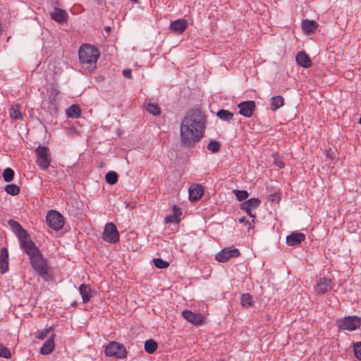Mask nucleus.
Listing matches in <instances>:
<instances>
[{
  "mask_svg": "<svg viewBox=\"0 0 361 361\" xmlns=\"http://www.w3.org/2000/svg\"><path fill=\"white\" fill-rule=\"evenodd\" d=\"M24 244L25 246L22 247V249L29 256L30 264L33 269L44 281H49L51 279V274L49 273L47 260L44 258L40 250L33 241Z\"/></svg>",
  "mask_w": 361,
  "mask_h": 361,
  "instance_id": "2",
  "label": "nucleus"
},
{
  "mask_svg": "<svg viewBox=\"0 0 361 361\" xmlns=\"http://www.w3.org/2000/svg\"><path fill=\"white\" fill-rule=\"evenodd\" d=\"M274 164L279 167L280 169H283L285 167V163L279 157L278 154H274Z\"/></svg>",
  "mask_w": 361,
  "mask_h": 361,
  "instance_id": "39",
  "label": "nucleus"
},
{
  "mask_svg": "<svg viewBox=\"0 0 361 361\" xmlns=\"http://www.w3.org/2000/svg\"><path fill=\"white\" fill-rule=\"evenodd\" d=\"M220 147L221 145L219 142L216 140H211L207 145V149L212 153H216L219 151Z\"/></svg>",
  "mask_w": 361,
  "mask_h": 361,
  "instance_id": "35",
  "label": "nucleus"
},
{
  "mask_svg": "<svg viewBox=\"0 0 361 361\" xmlns=\"http://www.w3.org/2000/svg\"><path fill=\"white\" fill-rule=\"evenodd\" d=\"M334 155H335V153L331 149H329V150L326 151V156L328 158L333 159Z\"/></svg>",
  "mask_w": 361,
  "mask_h": 361,
  "instance_id": "45",
  "label": "nucleus"
},
{
  "mask_svg": "<svg viewBox=\"0 0 361 361\" xmlns=\"http://www.w3.org/2000/svg\"><path fill=\"white\" fill-rule=\"evenodd\" d=\"M46 221L49 226L55 231H59L64 226V218L57 211L51 210L46 216Z\"/></svg>",
  "mask_w": 361,
  "mask_h": 361,
  "instance_id": "8",
  "label": "nucleus"
},
{
  "mask_svg": "<svg viewBox=\"0 0 361 361\" xmlns=\"http://www.w3.org/2000/svg\"><path fill=\"white\" fill-rule=\"evenodd\" d=\"M260 200L258 198H250L240 204V209L245 211L247 214L252 218V221L254 222L255 218L252 210L257 208L260 204Z\"/></svg>",
  "mask_w": 361,
  "mask_h": 361,
  "instance_id": "11",
  "label": "nucleus"
},
{
  "mask_svg": "<svg viewBox=\"0 0 361 361\" xmlns=\"http://www.w3.org/2000/svg\"><path fill=\"white\" fill-rule=\"evenodd\" d=\"M105 355L108 357H116L124 358L126 357L127 351L123 345L113 341L109 343L105 348Z\"/></svg>",
  "mask_w": 361,
  "mask_h": 361,
  "instance_id": "9",
  "label": "nucleus"
},
{
  "mask_svg": "<svg viewBox=\"0 0 361 361\" xmlns=\"http://www.w3.org/2000/svg\"><path fill=\"white\" fill-rule=\"evenodd\" d=\"M284 105V99L282 96H274L270 99V109L273 111H276Z\"/></svg>",
  "mask_w": 361,
  "mask_h": 361,
  "instance_id": "23",
  "label": "nucleus"
},
{
  "mask_svg": "<svg viewBox=\"0 0 361 361\" xmlns=\"http://www.w3.org/2000/svg\"><path fill=\"white\" fill-rule=\"evenodd\" d=\"M240 255V250L234 247H225L216 255V259L219 262H226L231 258H236Z\"/></svg>",
  "mask_w": 361,
  "mask_h": 361,
  "instance_id": "10",
  "label": "nucleus"
},
{
  "mask_svg": "<svg viewBox=\"0 0 361 361\" xmlns=\"http://www.w3.org/2000/svg\"><path fill=\"white\" fill-rule=\"evenodd\" d=\"M106 181L110 184L114 185L118 182V175L115 171H109L105 176Z\"/></svg>",
  "mask_w": 361,
  "mask_h": 361,
  "instance_id": "32",
  "label": "nucleus"
},
{
  "mask_svg": "<svg viewBox=\"0 0 361 361\" xmlns=\"http://www.w3.org/2000/svg\"><path fill=\"white\" fill-rule=\"evenodd\" d=\"M239 221L241 222V223L242 222H245V221L247 222V221L245 220V217H242V218L239 219Z\"/></svg>",
  "mask_w": 361,
  "mask_h": 361,
  "instance_id": "46",
  "label": "nucleus"
},
{
  "mask_svg": "<svg viewBox=\"0 0 361 361\" xmlns=\"http://www.w3.org/2000/svg\"><path fill=\"white\" fill-rule=\"evenodd\" d=\"M204 194V188L198 184L192 185L189 188V199L192 202L200 200Z\"/></svg>",
  "mask_w": 361,
  "mask_h": 361,
  "instance_id": "15",
  "label": "nucleus"
},
{
  "mask_svg": "<svg viewBox=\"0 0 361 361\" xmlns=\"http://www.w3.org/2000/svg\"><path fill=\"white\" fill-rule=\"evenodd\" d=\"M37 156V164L42 170H47L50 166L51 154L49 149L46 146L39 145L35 149Z\"/></svg>",
  "mask_w": 361,
  "mask_h": 361,
  "instance_id": "4",
  "label": "nucleus"
},
{
  "mask_svg": "<svg viewBox=\"0 0 361 361\" xmlns=\"http://www.w3.org/2000/svg\"><path fill=\"white\" fill-rule=\"evenodd\" d=\"M333 287V282L329 278H320L317 283V292L319 294H324Z\"/></svg>",
  "mask_w": 361,
  "mask_h": 361,
  "instance_id": "14",
  "label": "nucleus"
},
{
  "mask_svg": "<svg viewBox=\"0 0 361 361\" xmlns=\"http://www.w3.org/2000/svg\"><path fill=\"white\" fill-rule=\"evenodd\" d=\"M336 324L340 329L354 331L361 325V318L357 316H348L336 320Z\"/></svg>",
  "mask_w": 361,
  "mask_h": 361,
  "instance_id": "5",
  "label": "nucleus"
},
{
  "mask_svg": "<svg viewBox=\"0 0 361 361\" xmlns=\"http://www.w3.org/2000/svg\"><path fill=\"white\" fill-rule=\"evenodd\" d=\"M295 59L297 63L303 68H310L312 66V61L305 51H299Z\"/></svg>",
  "mask_w": 361,
  "mask_h": 361,
  "instance_id": "21",
  "label": "nucleus"
},
{
  "mask_svg": "<svg viewBox=\"0 0 361 361\" xmlns=\"http://www.w3.org/2000/svg\"><path fill=\"white\" fill-rule=\"evenodd\" d=\"M49 329H44V330H42L41 331H39L37 333V335L36 338L39 339V340H43V339H44L47 337V336L49 334Z\"/></svg>",
  "mask_w": 361,
  "mask_h": 361,
  "instance_id": "40",
  "label": "nucleus"
},
{
  "mask_svg": "<svg viewBox=\"0 0 361 361\" xmlns=\"http://www.w3.org/2000/svg\"><path fill=\"white\" fill-rule=\"evenodd\" d=\"M205 127L206 118L202 111L198 108L190 109L180 123L181 145L185 147H192L203 137Z\"/></svg>",
  "mask_w": 361,
  "mask_h": 361,
  "instance_id": "1",
  "label": "nucleus"
},
{
  "mask_svg": "<svg viewBox=\"0 0 361 361\" xmlns=\"http://www.w3.org/2000/svg\"><path fill=\"white\" fill-rule=\"evenodd\" d=\"M154 264L158 269H166L169 266V263L161 258L154 259Z\"/></svg>",
  "mask_w": 361,
  "mask_h": 361,
  "instance_id": "34",
  "label": "nucleus"
},
{
  "mask_svg": "<svg viewBox=\"0 0 361 361\" xmlns=\"http://www.w3.org/2000/svg\"><path fill=\"white\" fill-rule=\"evenodd\" d=\"M166 223H178L180 218H176L173 214L165 217Z\"/></svg>",
  "mask_w": 361,
  "mask_h": 361,
  "instance_id": "41",
  "label": "nucleus"
},
{
  "mask_svg": "<svg viewBox=\"0 0 361 361\" xmlns=\"http://www.w3.org/2000/svg\"><path fill=\"white\" fill-rule=\"evenodd\" d=\"M216 115L221 120L224 121H231L233 119V114L228 110L221 109L217 112Z\"/></svg>",
  "mask_w": 361,
  "mask_h": 361,
  "instance_id": "26",
  "label": "nucleus"
},
{
  "mask_svg": "<svg viewBox=\"0 0 361 361\" xmlns=\"http://www.w3.org/2000/svg\"><path fill=\"white\" fill-rule=\"evenodd\" d=\"M240 302L243 307H250L253 304L252 296L248 293H244L241 295Z\"/></svg>",
  "mask_w": 361,
  "mask_h": 361,
  "instance_id": "29",
  "label": "nucleus"
},
{
  "mask_svg": "<svg viewBox=\"0 0 361 361\" xmlns=\"http://www.w3.org/2000/svg\"><path fill=\"white\" fill-rule=\"evenodd\" d=\"M305 239L302 233L293 232L286 237V243L289 246H296L300 244Z\"/></svg>",
  "mask_w": 361,
  "mask_h": 361,
  "instance_id": "16",
  "label": "nucleus"
},
{
  "mask_svg": "<svg viewBox=\"0 0 361 361\" xmlns=\"http://www.w3.org/2000/svg\"><path fill=\"white\" fill-rule=\"evenodd\" d=\"M50 14L51 18L59 23H65L68 19V13L65 10L61 8H55Z\"/></svg>",
  "mask_w": 361,
  "mask_h": 361,
  "instance_id": "19",
  "label": "nucleus"
},
{
  "mask_svg": "<svg viewBox=\"0 0 361 361\" xmlns=\"http://www.w3.org/2000/svg\"><path fill=\"white\" fill-rule=\"evenodd\" d=\"M55 335L53 334L50 338H49L45 343L43 344V345L40 348V353L42 355H49L51 353L53 352V350L55 348L54 345V339Z\"/></svg>",
  "mask_w": 361,
  "mask_h": 361,
  "instance_id": "20",
  "label": "nucleus"
},
{
  "mask_svg": "<svg viewBox=\"0 0 361 361\" xmlns=\"http://www.w3.org/2000/svg\"><path fill=\"white\" fill-rule=\"evenodd\" d=\"M173 215L176 218H180V216L181 215V212L179 208H178L176 205L173 207Z\"/></svg>",
  "mask_w": 361,
  "mask_h": 361,
  "instance_id": "43",
  "label": "nucleus"
},
{
  "mask_svg": "<svg viewBox=\"0 0 361 361\" xmlns=\"http://www.w3.org/2000/svg\"><path fill=\"white\" fill-rule=\"evenodd\" d=\"M238 107L239 108V114L245 116V117H251L253 111L255 109V102L254 101H245L240 102Z\"/></svg>",
  "mask_w": 361,
  "mask_h": 361,
  "instance_id": "12",
  "label": "nucleus"
},
{
  "mask_svg": "<svg viewBox=\"0 0 361 361\" xmlns=\"http://www.w3.org/2000/svg\"><path fill=\"white\" fill-rule=\"evenodd\" d=\"M106 30H110V27H106Z\"/></svg>",
  "mask_w": 361,
  "mask_h": 361,
  "instance_id": "48",
  "label": "nucleus"
},
{
  "mask_svg": "<svg viewBox=\"0 0 361 361\" xmlns=\"http://www.w3.org/2000/svg\"><path fill=\"white\" fill-rule=\"evenodd\" d=\"M182 316L188 322L195 324L200 325L203 323L204 317L198 313H195L189 310H185L182 312Z\"/></svg>",
  "mask_w": 361,
  "mask_h": 361,
  "instance_id": "13",
  "label": "nucleus"
},
{
  "mask_svg": "<svg viewBox=\"0 0 361 361\" xmlns=\"http://www.w3.org/2000/svg\"><path fill=\"white\" fill-rule=\"evenodd\" d=\"M238 200L243 201L247 198L249 193L246 190H233Z\"/></svg>",
  "mask_w": 361,
  "mask_h": 361,
  "instance_id": "36",
  "label": "nucleus"
},
{
  "mask_svg": "<svg viewBox=\"0 0 361 361\" xmlns=\"http://www.w3.org/2000/svg\"><path fill=\"white\" fill-rule=\"evenodd\" d=\"M14 171L11 168H6L3 172V178L6 182H11L14 178Z\"/></svg>",
  "mask_w": 361,
  "mask_h": 361,
  "instance_id": "33",
  "label": "nucleus"
},
{
  "mask_svg": "<svg viewBox=\"0 0 361 361\" xmlns=\"http://www.w3.org/2000/svg\"><path fill=\"white\" fill-rule=\"evenodd\" d=\"M123 75L126 78H132V73L130 69H124L123 71Z\"/></svg>",
  "mask_w": 361,
  "mask_h": 361,
  "instance_id": "44",
  "label": "nucleus"
},
{
  "mask_svg": "<svg viewBox=\"0 0 361 361\" xmlns=\"http://www.w3.org/2000/svg\"><path fill=\"white\" fill-rule=\"evenodd\" d=\"M146 110L154 116H159L161 114V109L158 104L149 102L146 104Z\"/></svg>",
  "mask_w": 361,
  "mask_h": 361,
  "instance_id": "30",
  "label": "nucleus"
},
{
  "mask_svg": "<svg viewBox=\"0 0 361 361\" xmlns=\"http://www.w3.org/2000/svg\"><path fill=\"white\" fill-rule=\"evenodd\" d=\"M188 26V22L185 19L180 18L172 21L170 25V28L176 34H182Z\"/></svg>",
  "mask_w": 361,
  "mask_h": 361,
  "instance_id": "17",
  "label": "nucleus"
},
{
  "mask_svg": "<svg viewBox=\"0 0 361 361\" xmlns=\"http://www.w3.org/2000/svg\"><path fill=\"white\" fill-rule=\"evenodd\" d=\"M9 115L10 117L14 120H22L23 118L18 106L11 107L9 109Z\"/></svg>",
  "mask_w": 361,
  "mask_h": 361,
  "instance_id": "28",
  "label": "nucleus"
},
{
  "mask_svg": "<svg viewBox=\"0 0 361 361\" xmlns=\"http://www.w3.org/2000/svg\"><path fill=\"white\" fill-rule=\"evenodd\" d=\"M78 55L84 69L91 72L96 68L99 56V51L97 48L90 44H83L80 48Z\"/></svg>",
  "mask_w": 361,
  "mask_h": 361,
  "instance_id": "3",
  "label": "nucleus"
},
{
  "mask_svg": "<svg viewBox=\"0 0 361 361\" xmlns=\"http://www.w3.org/2000/svg\"><path fill=\"white\" fill-rule=\"evenodd\" d=\"M79 292L82 296L83 303H87L90 300L92 295L90 293L91 288L89 286L84 283L81 284L79 287Z\"/></svg>",
  "mask_w": 361,
  "mask_h": 361,
  "instance_id": "24",
  "label": "nucleus"
},
{
  "mask_svg": "<svg viewBox=\"0 0 361 361\" xmlns=\"http://www.w3.org/2000/svg\"><path fill=\"white\" fill-rule=\"evenodd\" d=\"M318 24L314 20H304L302 22V29L307 35L313 34L317 28Z\"/></svg>",
  "mask_w": 361,
  "mask_h": 361,
  "instance_id": "22",
  "label": "nucleus"
},
{
  "mask_svg": "<svg viewBox=\"0 0 361 361\" xmlns=\"http://www.w3.org/2000/svg\"><path fill=\"white\" fill-rule=\"evenodd\" d=\"M5 191L8 195H17L19 194L20 189V187L16 184H9L5 187Z\"/></svg>",
  "mask_w": 361,
  "mask_h": 361,
  "instance_id": "31",
  "label": "nucleus"
},
{
  "mask_svg": "<svg viewBox=\"0 0 361 361\" xmlns=\"http://www.w3.org/2000/svg\"><path fill=\"white\" fill-rule=\"evenodd\" d=\"M0 357L6 359H9L11 357V353L10 350L1 344H0Z\"/></svg>",
  "mask_w": 361,
  "mask_h": 361,
  "instance_id": "37",
  "label": "nucleus"
},
{
  "mask_svg": "<svg viewBox=\"0 0 361 361\" xmlns=\"http://www.w3.org/2000/svg\"><path fill=\"white\" fill-rule=\"evenodd\" d=\"M281 200L280 194L278 192L274 193V195H270V197L269 198V200L272 202H277L279 203Z\"/></svg>",
  "mask_w": 361,
  "mask_h": 361,
  "instance_id": "42",
  "label": "nucleus"
},
{
  "mask_svg": "<svg viewBox=\"0 0 361 361\" xmlns=\"http://www.w3.org/2000/svg\"><path fill=\"white\" fill-rule=\"evenodd\" d=\"M67 116L78 118L81 115V110L78 105L73 104L66 110Z\"/></svg>",
  "mask_w": 361,
  "mask_h": 361,
  "instance_id": "25",
  "label": "nucleus"
},
{
  "mask_svg": "<svg viewBox=\"0 0 361 361\" xmlns=\"http://www.w3.org/2000/svg\"><path fill=\"white\" fill-rule=\"evenodd\" d=\"M8 224L17 235L21 248L25 246L24 243L32 242L27 231L18 221L11 219L8 221Z\"/></svg>",
  "mask_w": 361,
  "mask_h": 361,
  "instance_id": "6",
  "label": "nucleus"
},
{
  "mask_svg": "<svg viewBox=\"0 0 361 361\" xmlns=\"http://www.w3.org/2000/svg\"><path fill=\"white\" fill-rule=\"evenodd\" d=\"M130 1L133 2H135V3H139L140 0H130Z\"/></svg>",
  "mask_w": 361,
  "mask_h": 361,
  "instance_id": "47",
  "label": "nucleus"
},
{
  "mask_svg": "<svg viewBox=\"0 0 361 361\" xmlns=\"http://www.w3.org/2000/svg\"><path fill=\"white\" fill-rule=\"evenodd\" d=\"M353 351L356 358L361 360V341L354 343Z\"/></svg>",
  "mask_w": 361,
  "mask_h": 361,
  "instance_id": "38",
  "label": "nucleus"
},
{
  "mask_svg": "<svg viewBox=\"0 0 361 361\" xmlns=\"http://www.w3.org/2000/svg\"><path fill=\"white\" fill-rule=\"evenodd\" d=\"M102 239L104 241L111 244L116 243L119 241V233L114 223L109 222L105 225L102 233Z\"/></svg>",
  "mask_w": 361,
  "mask_h": 361,
  "instance_id": "7",
  "label": "nucleus"
},
{
  "mask_svg": "<svg viewBox=\"0 0 361 361\" xmlns=\"http://www.w3.org/2000/svg\"><path fill=\"white\" fill-rule=\"evenodd\" d=\"M157 343L153 339L147 340L145 343V350L149 354L154 353L157 349Z\"/></svg>",
  "mask_w": 361,
  "mask_h": 361,
  "instance_id": "27",
  "label": "nucleus"
},
{
  "mask_svg": "<svg viewBox=\"0 0 361 361\" xmlns=\"http://www.w3.org/2000/svg\"><path fill=\"white\" fill-rule=\"evenodd\" d=\"M8 270V252L6 247L0 251V272L5 274Z\"/></svg>",
  "mask_w": 361,
  "mask_h": 361,
  "instance_id": "18",
  "label": "nucleus"
}]
</instances>
